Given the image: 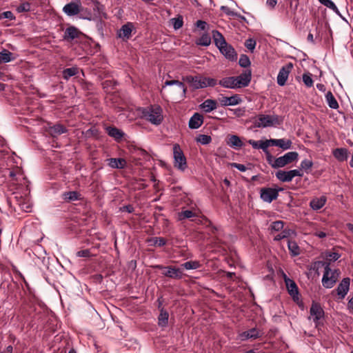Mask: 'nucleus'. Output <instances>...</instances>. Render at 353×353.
I'll return each instance as SVG.
<instances>
[{
  "instance_id": "31",
  "label": "nucleus",
  "mask_w": 353,
  "mask_h": 353,
  "mask_svg": "<svg viewBox=\"0 0 353 353\" xmlns=\"http://www.w3.org/2000/svg\"><path fill=\"white\" fill-rule=\"evenodd\" d=\"M325 99L328 106L332 109H338L339 105V103L334 97L333 94L329 91L325 94Z\"/></svg>"
},
{
  "instance_id": "54",
  "label": "nucleus",
  "mask_w": 353,
  "mask_h": 353,
  "mask_svg": "<svg viewBox=\"0 0 353 353\" xmlns=\"http://www.w3.org/2000/svg\"><path fill=\"white\" fill-rule=\"evenodd\" d=\"M221 10H223L226 14L229 16L240 17L241 19H245L244 17L240 16L235 13L234 12L232 11L228 6H221Z\"/></svg>"
},
{
  "instance_id": "28",
  "label": "nucleus",
  "mask_w": 353,
  "mask_h": 353,
  "mask_svg": "<svg viewBox=\"0 0 353 353\" xmlns=\"http://www.w3.org/2000/svg\"><path fill=\"white\" fill-rule=\"evenodd\" d=\"M108 165L112 168L121 169L123 168L126 165L125 160L121 158H111L108 159Z\"/></svg>"
},
{
  "instance_id": "47",
  "label": "nucleus",
  "mask_w": 353,
  "mask_h": 353,
  "mask_svg": "<svg viewBox=\"0 0 353 353\" xmlns=\"http://www.w3.org/2000/svg\"><path fill=\"white\" fill-rule=\"evenodd\" d=\"M313 165V163L311 160L309 159H304L301 161L300 165V168L301 170H304L305 171H307L310 170Z\"/></svg>"
},
{
  "instance_id": "46",
  "label": "nucleus",
  "mask_w": 353,
  "mask_h": 353,
  "mask_svg": "<svg viewBox=\"0 0 353 353\" xmlns=\"http://www.w3.org/2000/svg\"><path fill=\"white\" fill-rule=\"evenodd\" d=\"M173 28L175 30L180 29L183 25V21L181 17L172 19Z\"/></svg>"
},
{
  "instance_id": "9",
  "label": "nucleus",
  "mask_w": 353,
  "mask_h": 353,
  "mask_svg": "<svg viewBox=\"0 0 353 353\" xmlns=\"http://www.w3.org/2000/svg\"><path fill=\"white\" fill-rule=\"evenodd\" d=\"M282 189H275L272 188H264L261 190V199L267 203H271L275 200L279 196V192Z\"/></svg>"
},
{
  "instance_id": "17",
  "label": "nucleus",
  "mask_w": 353,
  "mask_h": 353,
  "mask_svg": "<svg viewBox=\"0 0 353 353\" xmlns=\"http://www.w3.org/2000/svg\"><path fill=\"white\" fill-rule=\"evenodd\" d=\"M81 32L74 26H70L67 28L63 36L64 40L71 41L77 38H79Z\"/></svg>"
},
{
  "instance_id": "40",
  "label": "nucleus",
  "mask_w": 353,
  "mask_h": 353,
  "mask_svg": "<svg viewBox=\"0 0 353 353\" xmlns=\"http://www.w3.org/2000/svg\"><path fill=\"white\" fill-rule=\"evenodd\" d=\"M196 43L202 46H208L211 43V38L208 34H203Z\"/></svg>"
},
{
  "instance_id": "16",
  "label": "nucleus",
  "mask_w": 353,
  "mask_h": 353,
  "mask_svg": "<svg viewBox=\"0 0 353 353\" xmlns=\"http://www.w3.org/2000/svg\"><path fill=\"white\" fill-rule=\"evenodd\" d=\"M263 332L256 327L250 329L240 334V339L242 341H246L248 339H256L261 337Z\"/></svg>"
},
{
  "instance_id": "2",
  "label": "nucleus",
  "mask_w": 353,
  "mask_h": 353,
  "mask_svg": "<svg viewBox=\"0 0 353 353\" xmlns=\"http://www.w3.org/2000/svg\"><path fill=\"white\" fill-rule=\"evenodd\" d=\"M212 37L216 46L219 48L220 52L228 60L236 61L237 54L234 48L228 44L223 34L218 30L212 31Z\"/></svg>"
},
{
  "instance_id": "37",
  "label": "nucleus",
  "mask_w": 353,
  "mask_h": 353,
  "mask_svg": "<svg viewBox=\"0 0 353 353\" xmlns=\"http://www.w3.org/2000/svg\"><path fill=\"white\" fill-rule=\"evenodd\" d=\"M168 317H169L168 313L165 311L162 310L159 316V318H158L159 325L161 326V327L166 326L168 323Z\"/></svg>"
},
{
  "instance_id": "18",
  "label": "nucleus",
  "mask_w": 353,
  "mask_h": 353,
  "mask_svg": "<svg viewBox=\"0 0 353 353\" xmlns=\"http://www.w3.org/2000/svg\"><path fill=\"white\" fill-rule=\"evenodd\" d=\"M220 103L222 106L236 105L242 102V99L238 94L231 97H223L219 99Z\"/></svg>"
},
{
  "instance_id": "38",
  "label": "nucleus",
  "mask_w": 353,
  "mask_h": 353,
  "mask_svg": "<svg viewBox=\"0 0 353 353\" xmlns=\"http://www.w3.org/2000/svg\"><path fill=\"white\" fill-rule=\"evenodd\" d=\"M196 214L193 212L192 210H186L181 211L179 213V220L183 221L186 219H190L194 217Z\"/></svg>"
},
{
  "instance_id": "43",
  "label": "nucleus",
  "mask_w": 353,
  "mask_h": 353,
  "mask_svg": "<svg viewBox=\"0 0 353 353\" xmlns=\"http://www.w3.org/2000/svg\"><path fill=\"white\" fill-rule=\"evenodd\" d=\"M239 63L242 68H248L251 64L249 57L245 54L241 55Z\"/></svg>"
},
{
  "instance_id": "63",
  "label": "nucleus",
  "mask_w": 353,
  "mask_h": 353,
  "mask_svg": "<svg viewBox=\"0 0 353 353\" xmlns=\"http://www.w3.org/2000/svg\"><path fill=\"white\" fill-rule=\"evenodd\" d=\"M234 114L238 117H242L244 114L245 110L241 108H236L234 110Z\"/></svg>"
},
{
  "instance_id": "35",
  "label": "nucleus",
  "mask_w": 353,
  "mask_h": 353,
  "mask_svg": "<svg viewBox=\"0 0 353 353\" xmlns=\"http://www.w3.org/2000/svg\"><path fill=\"white\" fill-rule=\"evenodd\" d=\"M288 247L292 256H298L300 254V248L294 241H288Z\"/></svg>"
},
{
  "instance_id": "19",
  "label": "nucleus",
  "mask_w": 353,
  "mask_h": 353,
  "mask_svg": "<svg viewBox=\"0 0 353 353\" xmlns=\"http://www.w3.org/2000/svg\"><path fill=\"white\" fill-rule=\"evenodd\" d=\"M285 286L289 294L291 296L292 299L294 301H299V288L296 283L292 279L290 281H288L285 283Z\"/></svg>"
},
{
  "instance_id": "5",
  "label": "nucleus",
  "mask_w": 353,
  "mask_h": 353,
  "mask_svg": "<svg viewBox=\"0 0 353 353\" xmlns=\"http://www.w3.org/2000/svg\"><path fill=\"white\" fill-rule=\"evenodd\" d=\"M281 121L278 115H268L260 114L255 117L254 126L259 128L272 127L280 125Z\"/></svg>"
},
{
  "instance_id": "33",
  "label": "nucleus",
  "mask_w": 353,
  "mask_h": 353,
  "mask_svg": "<svg viewBox=\"0 0 353 353\" xmlns=\"http://www.w3.org/2000/svg\"><path fill=\"white\" fill-rule=\"evenodd\" d=\"M80 194L75 191L65 192L63 194V199L67 201H74L79 199Z\"/></svg>"
},
{
  "instance_id": "26",
  "label": "nucleus",
  "mask_w": 353,
  "mask_h": 353,
  "mask_svg": "<svg viewBox=\"0 0 353 353\" xmlns=\"http://www.w3.org/2000/svg\"><path fill=\"white\" fill-rule=\"evenodd\" d=\"M332 153L333 156L339 161L347 160L348 157V150L346 148H336Z\"/></svg>"
},
{
  "instance_id": "24",
  "label": "nucleus",
  "mask_w": 353,
  "mask_h": 353,
  "mask_svg": "<svg viewBox=\"0 0 353 353\" xmlns=\"http://www.w3.org/2000/svg\"><path fill=\"white\" fill-rule=\"evenodd\" d=\"M248 143L251 145L254 149H262L263 152H267L268 148L270 145V140L265 141H254L250 139Z\"/></svg>"
},
{
  "instance_id": "23",
  "label": "nucleus",
  "mask_w": 353,
  "mask_h": 353,
  "mask_svg": "<svg viewBox=\"0 0 353 353\" xmlns=\"http://www.w3.org/2000/svg\"><path fill=\"white\" fill-rule=\"evenodd\" d=\"M327 199L325 196H321L319 198H314L310 202V206L314 210H319L321 209L325 204Z\"/></svg>"
},
{
  "instance_id": "62",
  "label": "nucleus",
  "mask_w": 353,
  "mask_h": 353,
  "mask_svg": "<svg viewBox=\"0 0 353 353\" xmlns=\"http://www.w3.org/2000/svg\"><path fill=\"white\" fill-rule=\"evenodd\" d=\"M265 152L267 154V161L268 163L272 167V164H274V160L275 159H274L273 157L269 153L268 150L267 152Z\"/></svg>"
},
{
  "instance_id": "22",
  "label": "nucleus",
  "mask_w": 353,
  "mask_h": 353,
  "mask_svg": "<svg viewBox=\"0 0 353 353\" xmlns=\"http://www.w3.org/2000/svg\"><path fill=\"white\" fill-rule=\"evenodd\" d=\"M200 108L208 113L217 108V103L214 99H206L200 105Z\"/></svg>"
},
{
  "instance_id": "36",
  "label": "nucleus",
  "mask_w": 353,
  "mask_h": 353,
  "mask_svg": "<svg viewBox=\"0 0 353 353\" xmlns=\"http://www.w3.org/2000/svg\"><path fill=\"white\" fill-rule=\"evenodd\" d=\"M181 267L185 270H196L201 267V264L197 261H189L181 264Z\"/></svg>"
},
{
  "instance_id": "60",
  "label": "nucleus",
  "mask_w": 353,
  "mask_h": 353,
  "mask_svg": "<svg viewBox=\"0 0 353 353\" xmlns=\"http://www.w3.org/2000/svg\"><path fill=\"white\" fill-rule=\"evenodd\" d=\"M231 166L232 168H236L237 170H239V171H241V172H245L247 170V168L245 167V165H244L243 164H240V163H231Z\"/></svg>"
},
{
  "instance_id": "15",
  "label": "nucleus",
  "mask_w": 353,
  "mask_h": 353,
  "mask_svg": "<svg viewBox=\"0 0 353 353\" xmlns=\"http://www.w3.org/2000/svg\"><path fill=\"white\" fill-rule=\"evenodd\" d=\"M350 285V279L348 277L343 279V280L339 284L336 292L340 299H343L347 294Z\"/></svg>"
},
{
  "instance_id": "64",
  "label": "nucleus",
  "mask_w": 353,
  "mask_h": 353,
  "mask_svg": "<svg viewBox=\"0 0 353 353\" xmlns=\"http://www.w3.org/2000/svg\"><path fill=\"white\" fill-rule=\"evenodd\" d=\"M277 0H267V5L271 8H274L276 5Z\"/></svg>"
},
{
  "instance_id": "6",
  "label": "nucleus",
  "mask_w": 353,
  "mask_h": 353,
  "mask_svg": "<svg viewBox=\"0 0 353 353\" xmlns=\"http://www.w3.org/2000/svg\"><path fill=\"white\" fill-rule=\"evenodd\" d=\"M174 165L178 170L184 171L188 165L186 158L180 145L177 143L173 145Z\"/></svg>"
},
{
  "instance_id": "30",
  "label": "nucleus",
  "mask_w": 353,
  "mask_h": 353,
  "mask_svg": "<svg viewBox=\"0 0 353 353\" xmlns=\"http://www.w3.org/2000/svg\"><path fill=\"white\" fill-rule=\"evenodd\" d=\"M106 131L109 136L114 138L116 140L121 139L124 135L121 130L115 127H108Z\"/></svg>"
},
{
  "instance_id": "53",
  "label": "nucleus",
  "mask_w": 353,
  "mask_h": 353,
  "mask_svg": "<svg viewBox=\"0 0 353 353\" xmlns=\"http://www.w3.org/2000/svg\"><path fill=\"white\" fill-rule=\"evenodd\" d=\"M290 234V230H283L281 233L278 234L276 236H274L275 241H280L283 239L288 238Z\"/></svg>"
},
{
  "instance_id": "1",
  "label": "nucleus",
  "mask_w": 353,
  "mask_h": 353,
  "mask_svg": "<svg viewBox=\"0 0 353 353\" xmlns=\"http://www.w3.org/2000/svg\"><path fill=\"white\" fill-rule=\"evenodd\" d=\"M251 78V71L246 70L237 77H228L221 79L219 81V85L228 89L242 88L249 85Z\"/></svg>"
},
{
  "instance_id": "51",
  "label": "nucleus",
  "mask_w": 353,
  "mask_h": 353,
  "mask_svg": "<svg viewBox=\"0 0 353 353\" xmlns=\"http://www.w3.org/2000/svg\"><path fill=\"white\" fill-rule=\"evenodd\" d=\"M271 229L274 231H280L283 228V222L281 221H274L271 224Z\"/></svg>"
},
{
  "instance_id": "21",
  "label": "nucleus",
  "mask_w": 353,
  "mask_h": 353,
  "mask_svg": "<svg viewBox=\"0 0 353 353\" xmlns=\"http://www.w3.org/2000/svg\"><path fill=\"white\" fill-rule=\"evenodd\" d=\"M63 11L68 16H74L79 13L80 6L74 3H69L63 8Z\"/></svg>"
},
{
  "instance_id": "27",
  "label": "nucleus",
  "mask_w": 353,
  "mask_h": 353,
  "mask_svg": "<svg viewBox=\"0 0 353 353\" xmlns=\"http://www.w3.org/2000/svg\"><path fill=\"white\" fill-rule=\"evenodd\" d=\"M227 143L231 148L239 149L243 146V142L236 135H231L229 137Z\"/></svg>"
},
{
  "instance_id": "58",
  "label": "nucleus",
  "mask_w": 353,
  "mask_h": 353,
  "mask_svg": "<svg viewBox=\"0 0 353 353\" xmlns=\"http://www.w3.org/2000/svg\"><path fill=\"white\" fill-rule=\"evenodd\" d=\"M19 174L21 175V170L19 168H17L16 170L9 171V176L11 177L13 180H17L16 176Z\"/></svg>"
},
{
  "instance_id": "41",
  "label": "nucleus",
  "mask_w": 353,
  "mask_h": 353,
  "mask_svg": "<svg viewBox=\"0 0 353 353\" xmlns=\"http://www.w3.org/2000/svg\"><path fill=\"white\" fill-rule=\"evenodd\" d=\"M12 54L7 50H3L0 52V58L1 63H8L12 60Z\"/></svg>"
},
{
  "instance_id": "59",
  "label": "nucleus",
  "mask_w": 353,
  "mask_h": 353,
  "mask_svg": "<svg viewBox=\"0 0 353 353\" xmlns=\"http://www.w3.org/2000/svg\"><path fill=\"white\" fill-rule=\"evenodd\" d=\"M121 212H127L128 213H132L134 212V209L132 205H123L119 208Z\"/></svg>"
},
{
  "instance_id": "34",
  "label": "nucleus",
  "mask_w": 353,
  "mask_h": 353,
  "mask_svg": "<svg viewBox=\"0 0 353 353\" xmlns=\"http://www.w3.org/2000/svg\"><path fill=\"white\" fill-rule=\"evenodd\" d=\"M78 72L79 68L77 67L66 68L63 70V77L64 79L68 80L70 77L77 74Z\"/></svg>"
},
{
  "instance_id": "44",
  "label": "nucleus",
  "mask_w": 353,
  "mask_h": 353,
  "mask_svg": "<svg viewBox=\"0 0 353 353\" xmlns=\"http://www.w3.org/2000/svg\"><path fill=\"white\" fill-rule=\"evenodd\" d=\"M303 81L304 84L307 87L310 88L313 85V80L312 79V75L310 73H305L303 75Z\"/></svg>"
},
{
  "instance_id": "42",
  "label": "nucleus",
  "mask_w": 353,
  "mask_h": 353,
  "mask_svg": "<svg viewBox=\"0 0 353 353\" xmlns=\"http://www.w3.org/2000/svg\"><path fill=\"white\" fill-rule=\"evenodd\" d=\"M196 141L202 145L209 144L212 141V138L209 135L199 134L196 138Z\"/></svg>"
},
{
  "instance_id": "7",
  "label": "nucleus",
  "mask_w": 353,
  "mask_h": 353,
  "mask_svg": "<svg viewBox=\"0 0 353 353\" xmlns=\"http://www.w3.org/2000/svg\"><path fill=\"white\" fill-rule=\"evenodd\" d=\"M299 154L296 152H289L283 156L276 158L274 160L272 168H279L285 166L286 165L297 160Z\"/></svg>"
},
{
  "instance_id": "39",
  "label": "nucleus",
  "mask_w": 353,
  "mask_h": 353,
  "mask_svg": "<svg viewBox=\"0 0 353 353\" xmlns=\"http://www.w3.org/2000/svg\"><path fill=\"white\" fill-rule=\"evenodd\" d=\"M319 1L323 6L333 10L334 12H339L337 6L332 0H319Z\"/></svg>"
},
{
  "instance_id": "14",
  "label": "nucleus",
  "mask_w": 353,
  "mask_h": 353,
  "mask_svg": "<svg viewBox=\"0 0 353 353\" xmlns=\"http://www.w3.org/2000/svg\"><path fill=\"white\" fill-rule=\"evenodd\" d=\"M176 85V89L174 91L176 94H179L180 95V97L181 99H184L185 97L186 94V88L183 83L177 81V80H171V81H166L165 82V85L163 86V89L165 88V86H170V85Z\"/></svg>"
},
{
  "instance_id": "55",
  "label": "nucleus",
  "mask_w": 353,
  "mask_h": 353,
  "mask_svg": "<svg viewBox=\"0 0 353 353\" xmlns=\"http://www.w3.org/2000/svg\"><path fill=\"white\" fill-rule=\"evenodd\" d=\"M20 208L21 210L29 212L32 210V204L28 202H22L19 204Z\"/></svg>"
},
{
  "instance_id": "50",
  "label": "nucleus",
  "mask_w": 353,
  "mask_h": 353,
  "mask_svg": "<svg viewBox=\"0 0 353 353\" xmlns=\"http://www.w3.org/2000/svg\"><path fill=\"white\" fill-rule=\"evenodd\" d=\"M256 41L253 39H248L245 42V46L251 52L254 51L256 47Z\"/></svg>"
},
{
  "instance_id": "32",
  "label": "nucleus",
  "mask_w": 353,
  "mask_h": 353,
  "mask_svg": "<svg viewBox=\"0 0 353 353\" xmlns=\"http://www.w3.org/2000/svg\"><path fill=\"white\" fill-rule=\"evenodd\" d=\"M67 132L66 128L61 124H56L50 128V134L52 137H57Z\"/></svg>"
},
{
  "instance_id": "45",
  "label": "nucleus",
  "mask_w": 353,
  "mask_h": 353,
  "mask_svg": "<svg viewBox=\"0 0 353 353\" xmlns=\"http://www.w3.org/2000/svg\"><path fill=\"white\" fill-rule=\"evenodd\" d=\"M325 256L327 261H335L340 258L341 255L337 252H327L325 254Z\"/></svg>"
},
{
  "instance_id": "11",
  "label": "nucleus",
  "mask_w": 353,
  "mask_h": 353,
  "mask_svg": "<svg viewBox=\"0 0 353 353\" xmlns=\"http://www.w3.org/2000/svg\"><path fill=\"white\" fill-rule=\"evenodd\" d=\"M310 314L316 325L319 323V321L324 316V311L322 307L316 302L312 303L310 309Z\"/></svg>"
},
{
  "instance_id": "12",
  "label": "nucleus",
  "mask_w": 353,
  "mask_h": 353,
  "mask_svg": "<svg viewBox=\"0 0 353 353\" xmlns=\"http://www.w3.org/2000/svg\"><path fill=\"white\" fill-rule=\"evenodd\" d=\"M183 81L189 83L195 90L205 88L204 77L188 75L183 77Z\"/></svg>"
},
{
  "instance_id": "49",
  "label": "nucleus",
  "mask_w": 353,
  "mask_h": 353,
  "mask_svg": "<svg viewBox=\"0 0 353 353\" xmlns=\"http://www.w3.org/2000/svg\"><path fill=\"white\" fill-rule=\"evenodd\" d=\"M204 82L205 84V88L214 87L216 85L219 84L216 79L210 77H204Z\"/></svg>"
},
{
  "instance_id": "61",
  "label": "nucleus",
  "mask_w": 353,
  "mask_h": 353,
  "mask_svg": "<svg viewBox=\"0 0 353 353\" xmlns=\"http://www.w3.org/2000/svg\"><path fill=\"white\" fill-rule=\"evenodd\" d=\"M30 10V4L29 3H23L18 7L19 12H26Z\"/></svg>"
},
{
  "instance_id": "10",
  "label": "nucleus",
  "mask_w": 353,
  "mask_h": 353,
  "mask_svg": "<svg viewBox=\"0 0 353 353\" xmlns=\"http://www.w3.org/2000/svg\"><path fill=\"white\" fill-rule=\"evenodd\" d=\"M292 68L293 64L292 63H288L280 69L276 78V81L279 85L283 86L285 85Z\"/></svg>"
},
{
  "instance_id": "25",
  "label": "nucleus",
  "mask_w": 353,
  "mask_h": 353,
  "mask_svg": "<svg viewBox=\"0 0 353 353\" xmlns=\"http://www.w3.org/2000/svg\"><path fill=\"white\" fill-rule=\"evenodd\" d=\"M270 144L278 146L283 150L290 149L292 146V141L285 139H270Z\"/></svg>"
},
{
  "instance_id": "56",
  "label": "nucleus",
  "mask_w": 353,
  "mask_h": 353,
  "mask_svg": "<svg viewBox=\"0 0 353 353\" xmlns=\"http://www.w3.org/2000/svg\"><path fill=\"white\" fill-rule=\"evenodd\" d=\"M196 26L198 28H199L201 30H208L209 27L208 24L205 21L202 20H198L196 22Z\"/></svg>"
},
{
  "instance_id": "20",
  "label": "nucleus",
  "mask_w": 353,
  "mask_h": 353,
  "mask_svg": "<svg viewBox=\"0 0 353 353\" xmlns=\"http://www.w3.org/2000/svg\"><path fill=\"white\" fill-rule=\"evenodd\" d=\"M203 123V117L199 113H194L190 119L188 126L190 129H198Z\"/></svg>"
},
{
  "instance_id": "13",
  "label": "nucleus",
  "mask_w": 353,
  "mask_h": 353,
  "mask_svg": "<svg viewBox=\"0 0 353 353\" xmlns=\"http://www.w3.org/2000/svg\"><path fill=\"white\" fill-rule=\"evenodd\" d=\"M159 268L165 270L163 274L167 277L175 279H180L183 277V272L181 268L172 266H159Z\"/></svg>"
},
{
  "instance_id": "8",
  "label": "nucleus",
  "mask_w": 353,
  "mask_h": 353,
  "mask_svg": "<svg viewBox=\"0 0 353 353\" xmlns=\"http://www.w3.org/2000/svg\"><path fill=\"white\" fill-rule=\"evenodd\" d=\"M303 173L300 170H291L289 171L279 170L276 172V178L282 182H290L295 176H303Z\"/></svg>"
},
{
  "instance_id": "57",
  "label": "nucleus",
  "mask_w": 353,
  "mask_h": 353,
  "mask_svg": "<svg viewBox=\"0 0 353 353\" xmlns=\"http://www.w3.org/2000/svg\"><path fill=\"white\" fill-rule=\"evenodd\" d=\"M14 18L15 17H14L13 13L11 11L3 12L0 15V19H8L10 20H12V19H14Z\"/></svg>"
},
{
  "instance_id": "29",
  "label": "nucleus",
  "mask_w": 353,
  "mask_h": 353,
  "mask_svg": "<svg viewBox=\"0 0 353 353\" xmlns=\"http://www.w3.org/2000/svg\"><path fill=\"white\" fill-rule=\"evenodd\" d=\"M132 28L133 24L132 23H127L123 25L120 29L119 37L128 39L131 35Z\"/></svg>"
},
{
  "instance_id": "48",
  "label": "nucleus",
  "mask_w": 353,
  "mask_h": 353,
  "mask_svg": "<svg viewBox=\"0 0 353 353\" xmlns=\"http://www.w3.org/2000/svg\"><path fill=\"white\" fill-rule=\"evenodd\" d=\"M154 245L162 247L166 244V240L162 237H154L150 240Z\"/></svg>"
},
{
  "instance_id": "52",
  "label": "nucleus",
  "mask_w": 353,
  "mask_h": 353,
  "mask_svg": "<svg viewBox=\"0 0 353 353\" xmlns=\"http://www.w3.org/2000/svg\"><path fill=\"white\" fill-rule=\"evenodd\" d=\"M78 257L90 258L92 256L90 250L89 249L79 250L76 253Z\"/></svg>"
},
{
  "instance_id": "4",
  "label": "nucleus",
  "mask_w": 353,
  "mask_h": 353,
  "mask_svg": "<svg viewBox=\"0 0 353 353\" xmlns=\"http://www.w3.org/2000/svg\"><path fill=\"white\" fill-rule=\"evenodd\" d=\"M317 264L324 268V273L321 281L323 286L328 289L332 288L338 280L339 271L338 270H331L330 268V262L318 261Z\"/></svg>"
},
{
  "instance_id": "3",
  "label": "nucleus",
  "mask_w": 353,
  "mask_h": 353,
  "mask_svg": "<svg viewBox=\"0 0 353 353\" xmlns=\"http://www.w3.org/2000/svg\"><path fill=\"white\" fill-rule=\"evenodd\" d=\"M141 117L153 125H159L163 120V109L158 105L143 108Z\"/></svg>"
}]
</instances>
